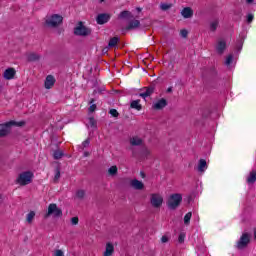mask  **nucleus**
Instances as JSON below:
<instances>
[{
	"mask_svg": "<svg viewBox=\"0 0 256 256\" xmlns=\"http://www.w3.org/2000/svg\"><path fill=\"white\" fill-rule=\"evenodd\" d=\"M118 19H124L125 21H129L128 25L125 28V31H133L141 27V22L139 20H135V15H133L131 11L123 10L118 15Z\"/></svg>",
	"mask_w": 256,
	"mask_h": 256,
	"instance_id": "1",
	"label": "nucleus"
},
{
	"mask_svg": "<svg viewBox=\"0 0 256 256\" xmlns=\"http://www.w3.org/2000/svg\"><path fill=\"white\" fill-rule=\"evenodd\" d=\"M181 203H183V195L179 193L171 194L166 201V205L170 211H175L181 206Z\"/></svg>",
	"mask_w": 256,
	"mask_h": 256,
	"instance_id": "2",
	"label": "nucleus"
},
{
	"mask_svg": "<svg viewBox=\"0 0 256 256\" xmlns=\"http://www.w3.org/2000/svg\"><path fill=\"white\" fill-rule=\"evenodd\" d=\"M44 25L49 29H57V27L63 25V16L59 14H53L45 19Z\"/></svg>",
	"mask_w": 256,
	"mask_h": 256,
	"instance_id": "3",
	"label": "nucleus"
},
{
	"mask_svg": "<svg viewBox=\"0 0 256 256\" xmlns=\"http://www.w3.org/2000/svg\"><path fill=\"white\" fill-rule=\"evenodd\" d=\"M33 181V172L26 171L19 174L16 183L21 186L29 185Z\"/></svg>",
	"mask_w": 256,
	"mask_h": 256,
	"instance_id": "4",
	"label": "nucleus"
},
{
	"mask_svg": "<svg viewBox=\"0 0 256 256\" xmlns=\"http://www.w3.org/2000/svg\"><path fill=\"white\" fill-rule=\"evenodd\" d=\"M151 155V150L147 146L142 145L138 149H132V157H139L140 159H148Z\"/></svg>",
	"mask_w": 256,
	"mask_h": 256,
	"instance_id": "5",
	"label": "nucleus"
},
{
	"mask_svg": "<svg viewBox=\"0 0 256 256\" xmlns=\"http://www.w3.org/2000/svg\"><path fill=\"white\" fill-rule=\"evenodd\" d=\"M91 28H87L83 23L80 21L78 25L74 28V35L77 37H89L91 35Z\"/></svg>",
	"mask_w": 256,
	"mask_h": 256,
	"instance_id": "6",
	"label": "nucleus"
},
{
	"mask_svg": "<svg viewBox=\"0 0 256 256\" xmlns=\"http://www.w3.org/2000/svg\"><path fill=\"white\" fill-rule=\"evenodd\" d=\"M51 215H53V217H63V210H61V208L57 207V204L52 203L49 204L48 206V211L45 214V219L51 217Z\"/></svg>",
	"mask_w": 256,
	"mask_h": 256,
	"instance_id": "7",
	"label": "nucleus"
},
{
	"mask_svg": "<svg viewBox=\"0 0 256 256\" xmlns=\"http://www.w3.org/2000/svg\"><path fill=\"white\" fill-rule=\"evenodd\" d=\"M249 243H251V235L249 233H243L237 242L236 247L241 251L247 249Z\"/></svg>",
	"mask_w": 256,
	"mask_h": 256,
	"instance_id": "8",
	"label": "nucleus"
},
{
	"mask_svg": "<svg viewBox=\"0 0 256 256\" xmlns=\"http://www.w3.org/2000/svg\"><path fill=\"white\" fill-rule=\"evenodd\" d=\"M15 125V121L11 120L9 122L0 124V139L3 137H7L9 133H11V128Z\"/></svg>",
	"mask_w": 256,
	"mask_h": 256,
	"instance_id": "9",
	"label": "nucleus"
},
{
	"mask_svg": "<svg viewBox=\"0 0 256 256\" xmlns=\"http://www.w3.org/2000/svg\"><path fill=\"white\" fill-rule=\"evenodd\" d=\"M150 203L155 209H159L163 205V197L159 194H151Z\"/></svg>",
	"mask_w": 256,
	"mask_h": 256,
	"instance_id": "10",
	"label": "nucleus"
},
{
	"mask_svg": "<svg viewBox=\"0 0 256 256\" xmlns=\"http://www.w3.org/2000/svg\"><path fill=\"white\" fill-rule=\"evenodd\" d=\"M111 19V15L107 13H101L98 14L96 17V23L98 25H105V23H109V20Z\"/></svg>",
	"mask_w": 256,
	"mask_h": 256,
	"instance_id": "11",
	"label": "nucleus"
},
{
	"mask_svg": "<svg viewBox=\"0 0 256 256\" xmlns=\"http://www.w3.org/2000/svg\"><path fill=\"white\" fill-rule=\"evenodd\" d=\"M16 74L17 71L15 68H7L3 73V77L6 79V81H11V79H15Z\"/></svg>",
	"mask_w": 256,
	"mask_h": 256,
	"instance_id": "12",
	"label": "nucleus"
},
{
	"mask_svg": "<svg viewBox=\"0 0 256 256\" xmlns=\"http://www.w3.org/2000/svg\"><path fill=\"white\" fill-rule=\"evenodd\" d=\"M130 187L135 189V191H143L145 189V184L137 179H134L130 181Z\"/></svg>",
	"mask_w": 256,
	"mask_h": 256,
	"instance_id": "13",
	"label": "nucleus"
},
{
	"mask_svg": "<svg viewBox=\"0 0 256 256\" xmlns=\"http://www.w3.org/2000/svg\"><path fill=\"white\" fill-rule=\"evenodd\" d=\"M225 49H227V42H225V40H219L216 45L218 55H223V53H225Z\"/></svg>",
	"mask_w": 256,
	"mask_h": 256,
	"instance_id": "14",
	"label": "nucleus"
},
{
	"mask_svg": "<svg viewBox=\"0 0 256 256\" xmlns=\"http://www.w3.org/2000/svg\"><path fill=\"white\" fill-rule=\"evenodd\" d=\"M55 85V77L53 75H48L44 82L45 89H51Z\"/></svg>",
	"mask_w": 256,
	"mask_h": 256,
	"instance_id": "15",
	"label": "nucleus"
},
{
	"mask_svg": "<svg viewBox=\"0 0 256 256\" xmlns=\"http://www.w3.org/2000/svg\"><path fill=\"white\" fill-rule=\"evenodd\" d=\"M146 91L144 93H140L139 96L143 99H147V97H151L153 93H155V86H148L145 88Z\"/></svg>",
	"mask_w": 256,
	"mask_h": 256,
	"instance_id": "16",
	"label": "nucleus"
},
{
	"mask_svg": "<svg viewBox=\"0 0 256 256\" xmlns=\"http://www.w3.org/2000/svg\"><path fill=\"white\" fill-rule=\"evenodd\" d=\"M164 107H167V100L165 98H161L153 105V109H156L157 111L164 109Z\"/></svg>",
	"mask_w": 256,
	"mask_h": 256,
	"instance_id": "17",
	"label": "nucleus"
},
{
	"mask_svg": "<svg viewBox=\"0 0 256 256\" xmlns=\"http://www.w3.org/2000/svg\"><path fill=\"white\" fill-rule=\"evenodd\" d=\"M130 145L132 147H143V139L135 136L130 139Z\"/></svg>",
	"mask_w": 256,
	"mask_h": 256,
	"instance_id": "18",
	"label": "nucleus"
},
{
	"mask_svg": "<svg viewBox=\"0 0 256 256\" xmlns=\"http://www.w3.org/2000/svg\"><path fill=\"white\" fill-rule=\"evenodd\" d=\"M181 15L184 19H191V17H193V9H191V7H185L181 11Z\"/></svg>",
	"mask_w": 256,
	"mask_h": 256,
	"instance_id": "19",
	"label": "nucleus"
},
{
	"mask_svg": "<svg viewBox=\"0 0 256 256\" xmlns=\"http://www.w3.org/2000/svg\"><path fill=\"white\" fill-rule=\"evenodd\" d=\"M205 169H207V161L205 159H200L198 163V171L200 173H205Z\"/></svg>",
	"mask_w": 256,
	"mask_h": 256,
	"instance_id": "20",
	"label": "nucleus"
},
{
	"mask_svg": "<svg viewBox=\"0 0 256 256\" xmlns=\"http://www.w3.org/2000/svg\"><path fill=\"white\" fill-rule=\"evenodd\" d=\"M115 251V247L111 243L106 244V250L104 252V256H111L113 255V252Z\"/></svg>",
	"mask_w": 256,
	"mask_h": 256,
	"instance_id": "21",
	"label": "nucleus"
},
{
	"mask_svg": "<svg viewBox=\"0 0 256 256\" xmlns=\"http://www.w3.org/2000/svg\"><path fill=\"white\" fill-rule=\"evenodd\" d=\"M139 103H141V100H133L130 104L131 109H136V111H141V109H143V106H141Z\"/></svg>",
	"mask_w": 256,
	"mask_h": 256,
	"instance_id": "22",
	"label": "nucleus"
},
{
	"mask_svg": "<svg viewBox=\"0 0 256 256\" xmlns=\"http://www.w3.org/2000/svg\"><path fill=\"white\" fill-rule=\"evenodd\" d=\"M256 181V171H252L250 172L248 178H247V183H249V185H253V183H255Z\"/></svg>",
	"mask_w": 256,
	"mask_h": 256,
	"instance_id": "23",
	"label": "nucleus"
},
{
	"mask_svg": "<svg viewBox=\"0 0 256 256\" xmlns=\"http://www.w3.org/2000/svg\"><path fill=\"white\" fill-rule=\"evenodd\" d=\"M41 59V56L37 53H30L28 55V61L33 62V61H39Z\"/></svg>",
	"mask_w": 256,
	"mask_h": 256,
	"instance_id": "24",
	"label": "nucleus"
},
{
	"mask_svg": "<svg viewBox=\"0 0 256 256\" xmlns=\"http://www.w3.org/2000/svg\"><path fill=\"white\" fill-rule=\"evenodd\" d=\"M119 43V37H112L110 38V41L108 43V47H117V44Z\"/></svg>",
	"mask_w": 256,
	"mask_h": 256,
	"instance_id": "25",
	"label": "nucleus"
},
{
	"mask_svg": "<svg viewBox=\"0 0 256 256\" xmlns=\"http://www.w3.org/2000/svg\"><path fill=\"white\" fill-rule=\"evenodd\" d=\"M118 169L117 166H111L108 169V175H110L111 177H115V175H117Z\"/></svg>",
	"mask_w": 256,
	"mask_h": 256,
	"instance_id": "26",
	"label": "nucleus"
},
{
	"mask_svg": "<svg viewBox=\"0 0 256 256\" xmlns=\"http://www.w3.org/2000/svg\"><path fill=\"white\" fill-rule=\"evenodd\" d=\"M55 171H56V174L54 176V183H58L59 179H61V168L56 167Z\"/></svg>",
	"mask_w": 256,
	"mask_h": 256,
	"instance_id": "27",
	"label": "nucleus"
},
{
	"mask_svg": "<svg viewBox=\"0 0 256 256\" xmlns=\"http://www.w3.org/2000/svg\"><path fill=\"white\" fill-rule=\"evenodd\" d=\"M217 27H219V21L215 20L212 23H210V31H217Z\"/></svg>",
	"mask_w": 256,
	"mask_h": 256,
	"instance_id": "28",
	"label": "nucleus"
},
{
	"mask_svg": "<svg viewBox=\"0 0 256 256\" xmlns=\"http://www.w3.org/2000/svg\"><path fill=\"white\" fill-rule=\"evenodd\" d=\"M191 217H193V213L188 212L185 216H184V223L186 225H189V223H191Z\"/></svg>",
	"mask_w": 256,
	"mask_h": 256,
	"instance_id": "29",
	"label": "nucleus"
},
{
	"mask_svg": "<svg viewBox=\"0 0 256 256\" xmlns=\"http://www.w3.org/2000/svg\"><path fill=\"white\" fill-rule=\"evenodd\" d=\"M33 219H35V212L31 211L30 213L27 214V222L33 223Z\"/></svg>",
	"mask_w": 256,
	"mask_h": 256,
	"instance_id": "30",
	"label": "nucleus"
},
{
	"mask_svg": "<svg viewBox=\"0 0 256 256\" xmlns=\"http://www.w3.org/2000/svg\"><path fill=\"white\" fill-rule=\"evenodd\" d=\"M53 157L54 159L59 160L61 159V157H63V152L60 150H56L54 151Z\"/></svg>",
	"mask_w": 256,
	"mask_h": 256,
	"instance_id": "31",
	"label": "nucleus"
},
{
	"mask_svg": "<svg viewBox=\"0 0 256 256\" xmlns=\"http://www.w3.org/2000/svg\"><path fill=\"white\" fill-rule=\"evenodd\" d=\"M77 199H85V190H78L76 192Z\"/></svg>",
	"mask_w": 256,
	"mask_h": 256,
	"instance_id": "32",
	"label": "nucleus"
},
{
	"mask_svg": "<svg viewBox=\"0 0 256 256\" xmlns=\"http://www.w3.org/2000/svg\"><path fill=\"white\" fill-rule=\"evenodd\" d=\"M171 7H172L171 4L162 3V4L160 5V9H161L162 11H168V9H171Z\"/></svg>",
	"mask_w": 256,
	"mask_h": 256,
	"instance_id": "33",
	"label": "nucleus"
},
{
	"mask_svg": "<svg viewBox=\"0 0 256 256\" xmlns=\"http://www.w3.org/2000/svg\"><path fill=\"white\" fill-rule=\"evenodd\" d=\"M244 41H245V38H242V39H240V40L238 41V44H237V46H236L237 51H241V49H243V43H244Z\"/></svg>",
	"mask_w": 256,
	"mask_h": 256,
	"instance_id": "34",
	"label": "nucleus"
},
{
	"mask_svg": "<svg viewBox=\"0 0 256 256\" xmlns=\"http://www.w3.org/2000/svg\"><path fill=\"white\" fill-rule=\"evenodd\" d=\"M180 35L181 37H183V39H187V36L189 35V31H187L186 29H182L180 31Z\"/></svg>",
	"mask_w": 256,
	"mask_h": 256,
	"instance_id": "35",
	"label": "nucleus"
},
{
	"mask_svg": "<svg viewBox=\"0 0 256 256\" xmlns=\"http://www.w3.org/2000/svg\"><path fill=\"white\" fill-rule=\"evenodd\" d=\"M233 63V54H230L225 61V65H230Z\"/></svg>",
	"mask_w": 256,
	"mask_h": 256,
	"instance_id": "36",
	"label": "nucleus"
},
{
	"mask_svg": "<svg viewBox=\"0 0 256 256\" xmlns=\"http://www.w3.org/2000/svg\"><path fill=\"white\" fill-rule=\"evenodd\" d=\"M109 114L112 117H119V112L117 111V109H110Z\"/></svg>",
	"mask_w": 256,
	"mask_h": 256,
	"instance_id": "37",
	"label": "nucleus"
},
{
	"mask_svg": "<svg viewBox=\"0 0 256 256\" xmlns=\"http://www.w3.org/2000/svg\"><path fill=\"white\" fill-rule=\"evenodd\" d=\"M25 125H26L25 121H20V122L14 121V124H13V126L15 127H25Z\"/></svg>",
	"mask_w": 256,
	"mask_h": 256,
	"instance_id": "38",
	"label": "nucleus"
},
{
	"mask_svg": "<svg viewBox=\"0 0 256 256\" xmlns=\"http://www.w3.org/2000/svg\"><path fill=\"white\" fill-rule=\"evenodd\" d=\"M89 123L91 127H97V121L95 120V118L90 117L89 118Z\"/></svg>",
	"mask_w": 256,
	"mask_h": 256,
	"instance_id": "39",
	"label": "nucleus"
},
{
	"mask_svg": "<svg viewBox=\"0 0 256 256\" xmlns=\"http://www.w3.org/2000/svg\"><path fill=\"white\" fill-rule=\"evenodd\" d=\"M178 243H185V233H180Z\"/></svg>",
	"mask_w": 256,
	"mask_h": 256,
	"instance_id": "40",
	"label": "nucleus"
},
{
	"mask_svg": "<svg viewBox=\"0 0 256 256\" xmlns=\"http://www.w3.org/2000/svg\"><path fill=\"white\" fill-rule=\"evenodd\" d=\"M72 225H79V217H72L71 218Z\"/></svg>",
	"mask_w": 256,
	"mask_h": 256,
	"instance_id": "41",
	"label": "nucleus"
},
{
	"mask_svg": "<svg viewBox=\"0 0 256 256\" xmlns=\"http://www.w3.org/2000/svg\"><path fill=\"white\" fill-rule=\"evenodd\" d=\"M96 110H97V105H96V104H92V105L89 107V112H90V113H95Z\"/></svg>",
	"mask_w": 256,
	"mask_h": 256,
	"instance_id": "42",
	"label": "nucleus"
},
{
	"mask_svg": "<svg viewBox=\"0 0 256 256\" xmlns=\"http://www.w3.org/2000/svg\"><path fill=\"white\" fill-rule=\"evenodd\" d=\"M161 242L162 243H169V237H167V235L162 236Z\"/></svg>",
	"mask_w": 256,
	"mask_h": 256,
	"instance_id": "43",
	"label": "nucleus"
},
{
	"mask_svg": "<svg viewBox=\"0 0 256 256\" xmlns=\"http://www.w3.org/2000/svg\"><path fill=\"white\" fill-rule=\"evenodd\" d=\"M247 23H253V14H248Z\"/></svg>",
	"mask_w": 256,
	"mask_h": 256,
	"instance_id": "44",
	"label": "nucleus"
},
{
	"mask_svg": "<svg viewBox=\"0 0 256 256\" xmlns=\"http://www.w3.org/2000/svg\"><path fill=\"white\" fill-rule=\"evenodd\" d=\"M54 256H65L62 250H56Z\"/></svg>",
	"mask_w": 256,
	"mask_h": 256,
	"instance_id": "45",
	"label": "nucleus"
},
{
	"mask_svg": "<svg viewBox=\"0 0 256 256\" xmlns=\"http://www.w3.org/2000/svg\"><path fill=\"white\" fill-rule=\"evenodd\" d=\"M91 143V141L88 139H86L83 143H82V146L85 148L87 147L89 144Z\"/></svg>",
	"mask_w": 256,
	"mask_h": 256,
	"instance_id": "46",
	"label": "nucleus"
},
{
	"mask_svg": "<svg viewBox=\"0 0 256 256\" xmlns=\"http://www.w3.org/2000/svg\"><path fill=\"white\" fill-rule=\"evenodd\" d=\"M109 46H106L102 49V53L106 54V53H109Z\"/></svg>",
	"mask_w": 256,
	"mask_h": 256,
	"instance_id": "47",
	"label": "nucleus"
},
{
	"mask_svg": "<svg viewBox=\"0 0 256 256\" xmlns=\"http://www.w3.org/2000/svg\"><path fill=\"white\" fill-rule=\"evenodd\" d=\"M167 93H173V87H169V88L167 89Z\"/></svg>",
	"mask_w": 256,
	"mask_h": 256,
	"instance_id": "48",
	"label": "nucleus"
},
{
	"mask_svg": "<svg viewBox=\"0 0 256 256\" xmlns=\"http://www.w3.org/2000/svg\"><path fill=\"white\" fill-rule=\"evenodd\" d=\"M140 175H141L142 179H145V177H146L145 172H140Z\"/></svg>",
	"mask_w": 256,
	"mask_h": 256,
	"instance_id": "49",
	"label": "nucleus"
},
{
	"mask_svg": "<svg viewBox=\"0 0 256 256\" xmlns=\"http://www.w3.org/2000/svg\"><path fill=\"white\" fill-rule=\"evenodd\" d=\"M136 11H138V13H141V11H143V9L141 7H137Z\"/></svg>",
	"mask_w": 256,
	"mask_h": 256,
	"instance_id": "50",
	"label": "nucleus"
},
{
	"mask_svg": "<svg viewBox=\"0 0 256 256\" xmlns=\"http://www.w3.org/2000/svg\"><path fill=\"white\" fill-rule=\"evenodd\" d=\"M234 15H239V17H241V12L234 11Z\"/></svg>",
	"mask_w": 256,
	"mask_h": 256,
	"instance_id": "51",
	"label": "nucleus"
},
{
	"mask_svg": "<svg viewBox=\"0 0 256 256\" xmlns=\"http://www.w3.org/2000/svg\"><path fill=\"white\" fill-rule=\"evenodd\" d=\"M3 203V196L0 194V205Z\"/></svg>",
	"mask_w": 256,
	"mask_h": 256,
	"instance_id": "52",
	"label": "nucleus"
},
{
	"mask_svg": "<svg viewBox=\"0 0 256 256\" xmlns=\"http://www.w3.org/2000/svg\"><path fill=\"white\" fill-rule=\"evenodd\" d=\"M253 1H255V0H246V2H247L248 4L253 3Z\"/></svg>",
	"mask_w": 256,
	"mask_h": 256,
	"instance_id": "53",
	"label": "nucleus"
},
{
	"mask_svg": "<svg viewBox=\"0 0 256 256\" xmlns=\"http://www.w3.org/2000/svg\"><path fill=\"white\" fill-rule=\"evenodd\" d=\"M84 157H89V152H84Z\"/></svg>",
	"mask_w": 256,
	"mask_h": 256,
	"instance_id": "54",
	"label": "nucleus"
},
{
	"mask_svg": "<svg viewBox=\"0 0 256 256\" xmlns=\"http://www.w3.org/2000/svg\"><path fill=\"white\" fill-rule=\"evenodd\" d=\"M92 103H95V99H93V98L90 100V104H92Z\"/></svg>",
	"mask_w": 256,
	"mask_h": 256,
	"instance_id": "55",
	"label": "nucleus"
},
{
	"mask_svg": "<svg viewBox=\"0 0 256 256\" xmlns=\"http://www.w3.org/2000/svg\"><path fill=\"white\" fill-rule=\"evenodd\" d=\"M212 73H213L214 75H216L217 71H215V69H213V70H212Z\"/></svg>",
	"mask_w": 256,
	"mask_h": 256,
	"instance_id": "56",
	"label": "nucleus"
},
{
	"mask_svg": "<svg viewBox=\"0 0 256 256\" xmlns=\"http://www.w3.org/2000/svg\"><path fill=\"white\" fill-rule=\"evenodd\" d=\"M1 91H3V86L0 85V93H1Z\"/></svg>",
	"mask_w": 256,
	"mask_h": 256,
	"instance_id": "57",
	"label": "nucleus"
},
{
	"mask_svg": "<svg viewBox=\"0 0 256 256\" xmlns=\"http://www.w3.org/2000/svg\"><path fill=\"white\" fill-rule=\"evenodd\" d=\"M58 35H61V30H58Z\"/></svg>",
	"mask_w": 256,
	"mask_h": 256,
	"instance_id": "58",
	"label": "nucleus"
},
{
	"mask_svg": "<svg viewBox=\"0 0 256 256\" xmlns=\"http://www.w3.org/2000/svg\"><path fill=\"white\" fill-rule=\"evenodd\" d=\"M101 1V3H103V1H105V0H100Z\"/></svg>",
	"mask_w": 256,
	"mask_h": 256,
	"instance_id": "59",
	"label": "nucleus"
}]
</instances>
